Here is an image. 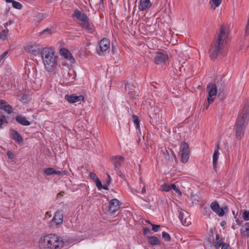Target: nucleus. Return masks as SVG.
Masks as SVG:
<instances>
[{
  "label": "nucleus",
  "instance_id": "nucleus-28",
  "mask_svg": "<svg viewBox=\"0 0 249 249\" xmlns=\"http://www.w3.org/2000/svg\"><path fill=\"white\" fill-rule=\"evenodd\" d=\"M225 243L223 242L222 239H220V236L218 234L216 235L215 240L213 242V246L216 249H218L220 247H222Z\"/></svg>",
  "mask_w": 249,
  "mask_h": 249
},
{
  "label": "nucleus",
  "instance_id": "nucleus-35",
  "mask_svg": "<svg viewBox=\"0 0 249 249\" xmlns=\"http://www.w3.org/2000/svg\"><path fill=\"white\" fill-rule=\"evenodd\" d=\"M190 199L192 201V203H194L198 201L199 197L197 195L192 194Z\"/></svg>",
  "mask_w": 249,
  "mask_h": 249
},
{
  "label": "nucleus",
  "instance_id": "nucleus-8",
  "mask_svg": "<svg viewBox=\"0 0 249 249\" xmlns=\"http://www.w3.org/2000/svg\"><path fill=\"white\" fill-rule=\"evenodd\" d=\"M210 206L212 210L220 217L224 215L225 212L228 211V208L226 206L220 208L216 201L213 202Z\"/></svg>",
  "mask_w": 249,
  "mask_h": 249
},
{
  "label": "nucleus",
  "instance_id": "nucleus-23",
  "mask_svg": "<svg viewBox=\"0 0 249 249\" xmlns=\"http://www.w3.org/2000/svg\"><path fill=\"white\" fill-rule=\"evenodd\" d=\"M241 234L243 237H249V222L245 223L241 228Z\"/></svg>",
  "mask_w": 249,
  "mask_h": 249
},
{
  "label": "nucleus",
  "instance_id": "nucleus-29",
  "mask_svg": "<svg viewBox=\"0 0 249 249\" xmlns=\"http://www.w3.org/2000/svg\"><path fill=\"white\" fill-rule=\"evenodd\" d=\"M147 241L149 244L152 246L159 245L160 244V242L159 239L154 236H148Z\"/></svg>",
  "mask_w": 249,
  "mask_h": 249
},
{
  "label": "nucleus",
  "instance_id": "nucleus-17",
  "mask_svg": "<svg viewBox=\"0 0 249 249\" xmlns=\"http://www.w3.org/2000/svg\"><path fill=\"white\" fill-rule=\"evenodd\" d=\"M60 53L65 58L68 59L71 63H74L75 62V59L68 50L65 48L61 49L60 50Z\"/></svg>",
  "mask_w": 249,
  "mask_h": 249
},
{
  "label": "nucleus",
  "instance_id": "nucleus-15",
  "mask_svg": "<svg viewBox=\"0 0 249 249\" xmlns=\"http://www.w3.org/2000/svg\"><path fill=\"white\" fill-rule=\"evenodd\" d=\"M44 173L47 176H50L53 174H56L59 176H63L67 175V172L65 171L55 170L53 168L49 167L45 169L44 171Z\"/></svg>",
  "mask_w": 249,
  "mask_h": 249
},
{
  "label": "nucleus",
  "instance_id": "nucleus-10",
  "mask_svg": "<svg viewBox=\"0 0 249 249\" xmlns=\"http://www.w3.org/2000/svg\"><path fill=\"white\" fill-rule=\"evenodd\" d=\"M178 218L181 223L185 226H188L191 224V222L187 218L188 213L185 210L181 209H178Z\"/></svg>",
  "mask_w": 249,
  "mask_h": 249
},
{
  "label": "nucleus",
  "instance_id": "nucleus-11",
  "mask_svg": "<svg viewBox=\"0 0 249 249\" xmlns=\"http://www.w3.org/2000/svg\"><path fill=\"white\" fill-rule=\"evenodd\" d=\"M25 50L29 53L34 55H37L40 53L41 51L40 48L36 44H28L25 47Z\"/></svg>",
  "mask_w": 249,
  "mask_h": 249
},
{
  "label": "nucleus",
  "instance_id": "nucleus-42",
  "mask_svg": "<svg viewBox=\"0 0 249 249\" xmlns=\"http://www.w3.org/2000/svg\"><path fill=\"white\" fill-rule=\"evenodd\" d=\"M89 176L91 179H92L94 181L98 179L99 178L97 177L96 175L94 173H90Z\"/></svg>",
  "mask_w": 249,
  "mask_h": 249
},
{
  "label": "nucleus",
  "instance_id": "nucleus-47",
  "mask_svg": "<svg viewBox=\"0 0 249 249\" xmlns=\"http://www.w3.org/2000/svg\"><path fill=\"white\" fill-rule=\"evenodd\" d=\"M7 53V52H5L0 55V62H1L2 61L3 59L6 56Z\"/></svg>",
  "mask_w": 249,
  "mask_h": 249
},
{
  "label": "nucleus",
  "instance_id": "nucleus-31",
  "mask_svg": "<svg viewBox=\"0 0 249 249\" xmlns=\"http://www.w3.org/2000/svg\"><path fill=\"white\" fill-rule=\"evenodd\" d=\"M6 2H12L13 6L17 9H21L22 8V5L20 3L14 1L13 0H5Z\"/></svg>",
  "mask_w": 249,
  "mask_h": 249
},
{
  "label": "nucleus",
  "instance_id": "nucleus-26",
  "mask_svg": "<svg viewBox=\"0 0 249 249\" xmlns=\"http://www.w3.org/2000/svg\"><path fill=\"white\" fill-rule=\"evenodd\" d=\"M16 120L17 122H18L19 124L23 125H29L31 123L29 121H28V120H27L26 118L21 115H18L16 117Z\"/></svg>",
  "mask_w": 249,
  "mask_h": 249
},
{
  "label": "nucleus",
  "instance_id": "nucleus-55",
  "mask_svg": "<svg viewBox=\"0 0 249 249\" xmlns=\"http://www.w3.org/2000/svg\"><path fill=\"white\" fill-rule=\"evenodd\" d=\"M236 222L238 224H241V222H240V221H239V219H236Z\"/></svg>",
  "mask_w": 249,
  "mask_h": 249
},
{
  "label": "nucleus",
  "instance_id": "nucleus-59",
  "mask_svg": "<svg viewBox=\"0 0 249 249\" xmlns=\"http://www.w3.org/2000/svg\"><path fill=\"white\" fill-rule=\"evenodd\" d=\"M242 46H241V48H240V50H242Z\"/></svg>",
  "mask_w": 249,
  "mask_h": 249
},
{
  "label": "nucleus",
  "instance_id": "nucleus-62",
  "mask_svg": "<svg viewBox=\"0 0 249 249\" xmlns=\"http://www.w3.org/2000/svg\"><path fill=\"white\" fill-rule=\"evenodd\" d=\"M166 1H167V0H166Z\"/></svg>",
  "mask_w": 249,
  "mask_h": 249
},
{
  "label": "nucleus",
  "instance_id": "nucleus-14",
  "mask_svg": "<svg viewBox=\"0 0 249 249\" xmlns=\"http://www.w3.org/2000/svg\"><path fill=\"white\" fill-rule=\"evenodd\" d=\"M65 99L70 103H74L80 102L84 100V97L82 95L76 96L74 94L72 95H66Z\"/></svg>",
  "mask_w": 249,
  "mask_h": 249
},
{
  "label": "nucleus",
  "instance_id": "nucleus-20",
  "mask_svg": "<svg viewBox=\"0 0 249 249\" xmlns=\"http://www.w3.org/2000/svg\"><path fill=\"white\" fill-rule=\"evenodd\" d=\"M219 142H218L216 144V148L214 150V153L213 157V165L214 170H215L217 167V161L218 159L219 153L218 150L219 149Z\"/></svg>",
  "mask_w": 249,
  "mask_h": 249
},
{
  "label": "nucleus",
  "instance_id": "nucleus-58",
  "mask_svg": "<svg viewBox=\"0 0 249 249\" xmlns=\"http://www.w3.org/2000/svg\"><path fill=\"white\" fill-rule=\"evenodd\" d=\"M248 48V46H246L245 49H247Z\"/></svg>",
  "mask_w": 249,
  "mask_h": 249
},
{
  "label": "nucleus",
  "instance_id": "nucleus-27",
  "mask_svg": "<svg viewBox=\"0 0 249 249\" xmlns=\"http://www.w3.org/2000/svg\"><path fill=\"white\" fill-rule=\"evenodd\" d=\"M11 134L12 136L13 139L16 141L20 143L23 141L22 138L18 131L11 129L10 130Z\"/></svg>",
  "mask_w": 249,
  "mask_h": 249
},
{
  "label": "nucleus",
  "instance_id": "nucleus-60",
  "mask_svg": "<svg viewBox=\"0 0 249 249\" xmlns=\"http://www.w3.org/2000/svg\"><path fill=\"white\" fill-rule=\"evenodd\" d=\"M140 181H142V178H140Z\"/></svg>",
  "mask_w": 249,
  "mask_h": 249
},
{
  "label": "nucleus",
  "instance_id": "nucleus-3",
  "mask_svg": "<svg viewBox=\"0 0 249 249\" xmlns=\"http://www.w3.org/2000/svg\"><path fill=\"white\" fill-rule=\"evenodd\" d=\"M41 54L45 69L48 71H53L57 65V56L54 51L50 48H45L42 50Z\"/></svg>",
  "mask_w": 249,
  "mask_h": 249
},
{
  "label": "nucleus",
  "instance_id": "nucleus-13",
  "mask_svg": "<svg viewBox=\"0 0 249 249\" xmlns=\"http://www.w3.org/2000/svg\"><path fill=\"white\" fill-rule=\"evenodd\" d=\"M120 203L116 198L112 199L109 204V211L111 213H114L117 211L120 207Z\"/></svg>",
  "mask_w": 249,
  "mask_h": 249
},
{
  "label": "nucleus",
  "instance_id": "nucleus-57",
  "mask_svg": "<svg viewBox=\"0 0 249 249\" xmlns=\"http://www.w3.org/2000/svg\"><path fill=\"white\" fill-rule=\"evenodd\" d=\"M7 25H8V23H5V24H4V26H5V27H6V26H7Z\"/></svg>",
  "mask_w": 249,
  "mask_h": 249
},
{
  "label": "nucleus",
  "instance_id": "nucleus-53",
  "mask_svg": "<svg viewBox=\"0 0 249 249\" xmlns=\"http://www.w3.org/2000/svg\"><path fill=\"white\" fill-rule=\"evenodd\" d=\"M3 123V120L2 119H0V127L2 125Z\"/></svg>",
  "mask_w": 249,
  "mask_h": 249
},
{
  "label": "nucleus",
  "instance_id": "nucleus-16",
  "mask_svg": "<svg viewBox=\"0 0 249 249\" xmlns=\"http://www.w3.org/2000/svg\"><path fill=\"white\" fill-rule=\"evenodd\" d=\"M160 154L162 155L165 160L168 161H173L174 154L171 150H167L166 149H162L160 151Z\"/></svg>",
  "mask_w": 249,
  "mask_h": 249
},
{
  "label": "nucleus",
  "instance_id": "nucleus-4",
  "mask_svg": "<svg viewBox=\"0 0 249 249\" xmlns=\"http://www.w3.org/2000/svg\"><path fill=\"white\" fill-rule=\"evenodd\" d=\"M249 116V105H246L237 118L235 126L236 137L238 140H240L244 134L245 126L248 122Z\"/></svg>",
  "mask_w": 249,
  "mask_h": 249
},
{
  "label": "nucleus",
  "instance_id": "nucleus-40",
  "mask_svg": "<svg viewBox=\"0 0 249 249\" xmlns=\"http://www.w3.org/2000/svg\"><path fill=\"white\" fill-rule=\"evenodd\" d=\"M48 34V36H50L52 34V31L50 29H46L45 30H43L41 33H40V35H44V34Z\"/></svg>",
  "mask_w": 249,
  "mask_h": 249
},
{
  "label": "nucleus",
  "instance_id": "nucleus-51",
  "mask_svg": "<svg viewBox=\"0 0 249 249\" xmlns=\"http://www.w3.org/2000/svg\"><path fill=\"white\" fill-rule=\"evenodd\" d=\"M205 210L206 214H208L209 215L210 214L209 213H211L210 209L205 208Z\"/></svg>",
  "mask_w": 249,
  "mask_h": 249
},
{
  "label": "nucleus",
  "instance_id": "nucleus-30",
  "mask_svg": "<svg viewBox=\"0 0 249 249\" xmlns=\"http://www.w3.org/2000/svg\"><path fill=\"white\" fill-rule=\"evenodd\" d=\"M222 0H210V4L213 9H215L216 7L219 6L222 3Z\"/></svg>",
  "mask_w": 249,
  "mask_h": 249
},
{
  "label": "nucleus",
  "instance_id": "nucleus-52",
  "mask_svg": "<svg viewBox=\"0 0 249 249\" xmlns=\"http://www.w3.org/2000/svg\"><path fill=\"white\" fill-rule=\"evenodd\" d=\"M146 192V189L145 188V187H143L142 190V193H145Z\"/></svg>",
  "mask_w": 249,
  "mask_h": 249
},
{
  "label": "nucleus",
  "instance_id": "nucleus-41",
  "mask_svg": "<svg viewBox=\"0 0 249 249\" xmlns=\"http://www.w3.org/2000/svg\"><path fill=\"white\" fill-rule=\"evenodd\" d=\"M97 187L99 190H101L102 189V185L101 183V182L100 181V179L98 178L96 181H95Z\"/></svg>",
  "mask_w": 249,
  "mask_h": 249
},
{
  "label": "nucleus",
  "instance_id": "nucleus-33",
  "mask_svg": "<svg viewBox=\"0 0 249 249\" xmlns=\"http://www.w3.org/2000/svg\"><path fill=\"white\" fill-rule=\"evenodd\" d=\"M161 190L165 192H169L171 189V185H167L166 184H162L161 186Z\"/></svg>",
  "mask_w": 249,
  "mask_h": 249
},
{
  "label": "nucleus",
  "instance_id": "nucleus-2",
  "mask_svg": "<svg viewBox=\"0 0 249 249\" xmlns=\"http://www.w3.org/2000/svg\"><path fill=\"white\" fill-rule=\"evenodd\" d=\"M38 244L40 249H61L65 246L62 238L54 234L41 237Z\"/></svg>",
  "mask_w": 249,
  "mask_h": 249
},
{
  "label": "nucleus",
  "instance_id": "nucleus-24",
  "mask_svg": "<svg viewBox=\"0 0 249 249\" xmlns=\"http://www.w3.org/2000/svg\"><path fill=\"white\" fill-rule=\"evenodd\" d=\"M151 6L150 0H140L138 6L139 9L143 11Z\"/></svg>",
  "mask_w": 249,
  "mask_h": 249
},
{
  "label": "nucleus",
  "instance_id": "nucleus-7",
  "mask_svg": "<svg viewBox=\"0 0 249 249\" xmlns=\"http://www.w3.org/2000/svg\"><path fill=\"white\" fill-rule=\"evenodd\" d=\"M110 46V41L107 38L101 40L99 45L96 47L97 53L100 55H103L104 53L108 49Z\"/></svg>",
  "mask_w": 249,
  "mask_h": 249
},
{
  "label": "nucleus",
  "instance_id": "nucleus-39",
  "mask_svg": "<svg viewBox=\"0 0 249 249\" xmlns=\"http://www.w3.org/2000/svg\"><path fill=\"white\" fill-rule=\"evenodd\" d=\"M242 217L245 220H249V211H245L243 213Z\"/></svg>",
  "mask_w": 249,
  "mask_h": 249
},
{
  "label": "nucleus",
  "instance_id": "nucleus-45",
  "mask_svg": "<svg viewBox=\"0 0 249 249\" xmlns=\"http://www.w3.org/2000/svg\"><path fill=\"white\" fill-rule=\"evenodd\" d=\"M138 131H139L137 132L138 136L139 137L138 140V143H140V142L141 141V137H142L143 139H144V136L143 135H142L140 130H138Z\"/></svg>",
  "mask_w": 249,
  "mask_h": 249
},
{
  "label": "nucleus",
  "instance_id": "nucleus-6",
  "mask_svg": "<svg viewBox=\"0 0 249 249\" xmlns=\"http://www.w3.org/2000/svg\"><path fill=\"white\" fill-rule=\"evenodd\" d=\"M190 150L189 145L186 142H183L180 146L179 156H180L181 162H186L189 159Z\"/></svg>",
  "mask_w": 249,
  "mask_h": 249
},
{
  "label": "nucleus",
  "instance_id": "nucleus-25",
  "mask_svg": "<svg viewBox=\"0 0 249 249\" xmlns=\"http://www.w3.org/2000/svg\"><path fill=\"white\" fill-rule=\"evenodd\" d=\"M83 28L89 32H92L94 31V26L92 23H90L88 19L83 23H80Z\"/></svg>",
  "mask_w": 249,
  "mask_h": 249
},
{
  "label": "nucleus",
  "instance_id": "nucleus-56",
  "mask_svg": "<svg viewBox=\"0 0 249 249\" xmlns=\"http://www.w3.org/2000/svg\"><path fill=\"white\" fill-rule=\"evenodd\" d=\"M145 222L148 224H150L151 225V224H152L149 220H145Z\"/></svg>",
  "mask_w": 249,
  "mask_h": 249
},
{
  "label": "nucleus",
  "instance_id": "nucleus-44",
  "mask_svg": "<svg viewBox=\"0 0 249 249\" xmlns=\"http://www.w3.org/2000/svg\"><path fill=\"white\" fill-rule=\"evenodd\" d=\"M213 101H211L207 100V101L205 102L204 104V109H208L209 106L211 104H212Z\"/></svg>",
  "mask_w": 249,
  "mask_h": 249
},
{
  "label": "nucleus",
  "instance_id": "nucleus-38",
  "mask_svg": "<svg viewBox=\"0 0 249 249\" xmlns=\"http://www.w3.org/2000/svg\"><path fill=\"white\" fill-rule=\"evenodd\" d=\"M171 189H173L179 196H181L182 195L180 191L178 189V188L177 187V186L175 184H172L171 185Z\"/></svg>",
  "mask_w": 249,
  "mask_h": 249
},
{
  "label": "nucleus",
  "instance_id": "nucleus-61",
  "mask_svg": "<svg viewBox=\"0 0 249 249\" xmlns=\"http://www.w3.org/2000/svg\"><path fill=\"white\" fill-rule=\"evenodd\" d=\"M101 1H103V0H101Z\"/></svg>",
  "mask_w": 249,
  "mask_h": 249
},
{
  "label": "nucleus",
  "instance_id": "nucleus-22",
  "mask_svg": "<svg viewBox=\"0 0 249 249\" xmlns=\"http://www.w3.org/2000/svg\"><path fill=\"white\" fill-rule=\"evenodd\" d=\"M0 108L4 110L8 114L11 113L13 111L12 107L2 100H0Z\"/></svg>",
  "mask_w": 249,
  "mask_h": 249
},
{
  "label": "nucleus",
  "instance_id": "nucleus-50",
  "mask_svg": "<svg viewBox=\"0 0 249 249\" xmlns=\"http://www.w3.org/2000/svg\"><path fill=\"white\" fill-rule=\"evenodd\" d=\"M108 184H106V185H104V186H102V188L105 189V190H108Z\"/></svg>",
  "mask_w": 249,
  "mask_h": 249
},
{
  "label": "nucleus",
  "instance_id": "nucleus-1",
  "mask_svg": "<svg viewBox=\"0 0 249 249\" xmlns=\"http://www.w3.org/2000/svg\"><path fill=\"white\" fill-rule=\"evenodd\" d=\"M228 33L224 26H222L215 41L211 44L209 50L210 57L214 59L222 53L227 43Z\"/></svg>",
  "mask_w": 249,
  "mask_h": 249
},
{
  "label": "nucleus",
  "instance_id": "nucleus-18",
  "mask_svg": "<svg viewBox=\"0 0 249 249\" xmlns=\"http://www.w3.org/2000/svg\"><path fill=\"white\" fill-rule=\"evenodd\" d=\"M63 219V214L61 211H58L55 213L52 219V222L55 223L56 225H60L62 224Z\"/></svg>",
  "mask_w": 249,
  "mask_h": 249
},
{
  "label": "nucleus",
  "instance_id": "nucleus-32",
  "mask_svg": "<svg viewBox=\"0 0 249 249\" xmlns=\"http://www.w3.org/2000/svg\"><path fill=\"white\" fill-rule=\"evenodd\" d=\"M132 118H133V121L134 124L136 125V128L138 129V130H140L139 129L140 120H139L138 117L137 116L133 115L132 116Z\"/></svg>",
  "mask_w": 249,
  "mask_h": 249
},
{
  "label": "nucleus",
  "instance_id": "nucleus-5",
  "mask_svg": "<svg viewBox=\"0 0 249 249\" xmlns=\"http://www.w3.org/2000/svg\"><path fill=\"white\" fill-rule=\"evenodd\" d=\"M111 160L114 166V170L116 172L117 174L122 178H124V176L120 170V167L122 166V163L124 162V158L120 156H113L111 158Z\"/></svg>",
  "mask_w": 249,
  "mask_h": 249
},
{
  "label": "nucleus",
  "instance_id": "nucleus-37",
  "mask_svg": "<svg viewBox=\"0 0 249 249\" xmlns=\"http://www.w3.org/2000/svg\"><path fill=\"white\" fill-rule=\"evenodd\" d=\"M162 237L163 239H164L165 241H168L170 240V235L166 232H162Z\"/></svg>",
  "mask_w": 249,
  "mask_h": 249
},
{
  "label": "nucleus",
  "instance_id": "nucleus-21",
  "mask_svg": "<svg viewBox=\"0 0 249 249\" xmlns=\"http://www.w3.org/2000/svg\"><path fill=\"white\" fill-rule=\"evenodd\" d=\"M73 17L76 18L77 19L81 21V23L84 22L88 19L87 15L85 14L82 13L79 11H75L73 15Z\"/></svg>",
  "mask_w": 249,
  "mask_h": 249
},
{
  "label": "nucleus",
  "instance_id": "nucleus-49",
  "mask_svg": "<svg viewBox=\"0 0 249 249\" xmlns=\"http://www.w3.org/2000/svg\"><path fill=\"white\" fill-rule=\"evenodd\" d=\"M107 178H108V179L107 180V184L109 185L111 182V178L110 175H109L108 174H107Z\"/></svg>",
  "mask_w": 249,
  "mask_h": 249
},
{
  "label": "nucleus",
  "instance_id": "nucleus-36",
  "mask_svg": "<svg viewBox=\"0 0 249 249\" xmlns=\"http://www.w3.org/2000/svg\"><path fill=\"white\" fill-rule=\"evenodd\" d=\"M151 233V231L147 228H143V235L146 238H148V236H150L149 235Z\"/></svg>",
  "mask_w": 249,
  "mask_h": 249
},
{
  "label": "nucleus",
  "instance_id": "nucleus-9",
  "mask_svg": "<svg viewBox=\"0 0 249 249\" xmlns=\"http://www.w3.org/2000/svg\"><path fill=\"white\" fill-rule=\"evenodd\" d=\"M207 90L209 93L208 100L213 101L217 92L216 85L209 84L207 87Z\"/></svg>",
  "mask_w": 249,
  "mask_h": 249
},
{
  "label": "nucleus",
  "instance_id": "nucleus-54",
  "mask_svg": "<svg viewBox=\"0 0 249 249\" xmlns=\"http://www.w3.org/2000/svg\"><path fill=\"white\" fill-rule=\"evenodd\" d=\"M64 194V192H61L60 193H59L57 195L58 196H63V195Z\"/></svg>",
  "mask_w": 249,
  "mask_h": 249
},
{
  "label": "nucleus",
  "instance_id": "nucleus-12",
  "mask_svg": "<svg viewBox=\"0 0 249 249\" xmlns=\"http://www.w3.org/2000/svg\"><path fill=\"white\" fill-rule=\"evenodd\" d=\"M167 58L168 55L167 53L160 52L157 53L154 61L157 64H161L164 63Z\"/></svg>",
  "mask_w": 249,
  "mask_h": 249
},
{
  "label": "nucleus",
  "instance_id": "nucleus-34",
  "mask_svg": "<svg viewBox=\"0 0 249 249\" xmlns=\"http://www.w3.org/2000/svg\"><path fill=\"white\" fill-rule=\"evenodd\" d=\"M8 30L7 29L6 30H3L2 32H0V39H1L2 40L5 39L8 33Z\"/></svg>",
  "mask_w": 249,
  "mask_h": 249
},
{
  "label": "nucleus",
  "instance_id": "nucleus-48",
  "mask_svg": "<svg viewBox=\"0 0 249 249\" xmlns=\"http://www.w3.org/2000/svg\"><path fill=\"white\" fill-rule=\"evenodd\" d=\"M221 249H231L230 246L227 244H224L221 247Z\"/></svg>",
  "mask_w": 249,
  "mask_h": 249
},
{
  "label": "nucleus",
  "instance_id": "nucleus-43",
  "mask_svg": "<svg viewBox=\"0 0 249 249\" xmlns=\"http://www.w3.org/2000/svg\"><path fill=\"white\" fill-rule=\"evenodd\" d=\"M151 225L152 227V230L155 232L158 231L160 228V226L158 225L151 224Z\"/></svg>",
  "mask_w": 249,
  "mask_h": 249
},
{
  "label": "nucleus",
  "instance_id": "nucleus-19",
  "mask_svg": "<svg viewBox=\"0 0 249 249\" xmlns=\"http://www.w3.org/2000/svg\"><path fill=\"white\" fill-rule=\"evenodd\" d=\"M152 122L158 126H160L164 122V120L162 119L161 116L159 113L153 114L152 116H150Z\"/></svg>",
  "mask_w": 249,
  "mask_h": 249
},
{
  "label": "nucleus",
  "instance_id": "nucleus-46",
  "mask_svg": "<svg viewBox=\"0 0 249 249\" xmlns=\"http://www.w3.org/2000/svg\"><path fill=\"white\" fill-rule=\"evenodd\" d=\"M7 155L9 159H13L14 158L15 156L13 153H12L11 151H8L7 152Z\"/></svg>",
  "mask_w": 249,
  "mask_h": 249
}]
</instances>
